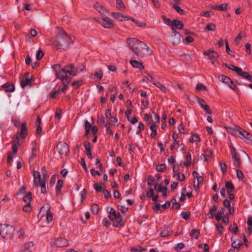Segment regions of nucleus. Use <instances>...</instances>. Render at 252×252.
Wrapping results in <instances>:
<instances>
[{
  "instance_id": "864d4df0",
  "label": "nucleus",
  "mask_w": 252,
  "mask_h": 252,
  "mask_svg": "<svg viewBox=\"0 0 252 252\" xmlns=\"http://www.w3.org/2000/svg\"><path fill=\"white\" fill-rule=\"evenodd\" d=\"M228 3H223L219 5V10L226 11L227 9Z\"/></svg>"
},
{
  "instance_id": "e2e57ef3",
  "label": "nucleus",
  "mask_w": 252,
  "mask_h": 252,
  "mask_svg": "<svg viewBox=\"0 0 252 252\" xmlns=\"http://www.w3.org/2000/svg\"><path fill=\"white\" fill-rule=\"evenodd\" d=\"M238 227L236 225V224H233V226H231L230 227V231L232 232V233H233L234 234H236L237 231H238Z\"/></svg>"
},
{
  "instance_id": "ea45409f",
  "label": "nucleus",
  "mask_w": 252,
  "mask_h": 252,
  "mask_svg": "<svg viewBox=\"0 0 252 252\" xmlns=\"http://www.w3.org/2000/svg\"><path fill=\"white\" fill-rule=\"evenodd\" d=\"M220 78L221 81L227 84L232 81L230 78L224 75L221 76Z\"/></svg>"
},
{
  "instance_id": "20e7f679",
  "label": "nucleus",
  "mask_w": 252,
  "mask_h": 252,
  "mask_svg": "<svg viewBox=\"0 0 252 252\" xmlns=\"http://www.w3.org/2000/svg\"><path fill=\"white\" fill-rule=\"evenodd\" d=\"M14 228L11 225L0 224V235L4 239H11L14 234Z\"/></svg>"
},
{
  "instance_id": "2f4dec72",
  "label": "nucleus",
  "mask_w": 252,
  "mask_h": 252,
  "mask_svg": "<svg viewBox=\"0 0 252 252\" xmlns=\"http://www.w3.org/2000/svg\"><path fill=\"white\" fill-rule=\"evenodd\" d=\"M110 126H111V124H110V123L109 122H107L105 124V127L106 129V134L107 135H113V133L112 132V131L111 130V129H110Z\"/></svg>"
},
{
  "instance_id": "cd10ccee",
  "label": "nucleus",
  "mask_w": 252,
  "mask_h": 252,
  "mask_svg": "<svg viewBox=\"0 0 252 252\" xmlns=\"http://www.w3.org/2000/svg\"><path fill=\"white\" fill-rule=\"evenodd\" d=\"M225 187L227 189L228 193H231L234 189L233 185L230 182H227L225 183Z\"/></svg>"
},
{
  "instance_id": "09e8293b",
  "label": "nucleus",
  "mask_w": 252,
  "mask_h": 252,
  "mask_svg": "<svg viewBox=\"0 0 252 252\" xmlns=\"http://www.w3.org/2000/svg\"><path fill=\"white\" fill-rule=\"evenodd\" d=\"M212 153L211 151H209V150H207L205 152V154L204 155H202V157H203V160L204 161H207V157H210L211 155H212Z\"/></svg>"
},
{
  "instance_id": "680f3d73",
  "label": "nucleus",
  "mask_w": 252,
  "mask_h": 252,
  "mask_svg": "<svg viewBox=\"0 0 252 252\" xmlns=\"http://www.w3.org/2000/svg\"><path fill=\"white\" fill-rule=\"evenodd\" d=\"M23 210L25 212H30L32 210L31 204H26L23 207Z\"/></svg>"
},
{
  "instance_id": "0e129e2a",
  "label": "nucleus",
  "mask_w": 252,
  "mask_h": 252,
  "mask_svg": "<svg viewBox=\"0 0 252 252\" xmlns=\"http://www.w3.org/2000/svg\"><path fill=\"white\" fill-rule=\"evenodd\" d=\"M154 181L155 178L152 176H149L147 179L148 184L150 186L153 185Z\"/></svg>"
},
{
  "instance_id": "052dcab7",
  "label": "nucleus",
  "mask_w": 252,
  "mask_h": 252,
  "mask_svg": "<svg viewBox=\"0 0 252 252\" xmlns=\"http://www.w3.org/2000/svg\"><path fill=\"white\" fill-rule=\"evenodd\" d=\"M166 168V165L165 164H160L157 166V170L158 171L161 172Z\"/></svg>"
},
{
  "instance_id": "f03ea898",
  "label": "nucleus",
  "mask_w": 252,
  "mask_h": 252,
  "mask_svg": "<svg viewBox=\"0 0 252 252\" xmlns=\"http://www.w3.org/2000/svg\"><path fill=\"white\" fill-rule=\"evenodd\" d=\"M72 42L71 37L63 30H60L53 41V45L57 50H65Z\"/></svg>"
},
{
  "instance_id": "58836bf2",
  "label": "nucleus",
  "mask_w": 252,
  "mask_h": 252,
  "mask_svg": "<svg viewBox=\"0 0 252 252\" xmlns=\"http://www.w3.org/2000/svg\"><path fill=\"white\" fill-rule=\"evenodd\" d=\"M24 201L27 204H30L32 200V193L29 192L23 198Z\"/></svg>"
},
{
  "instance_id": "f8f14e48",
  "label": "nucleus",
  "mask_w": 252,
  "mask_h": 252,
  "mask_svg": "<svg viewBox=\"0 0 252 252\" xmlns=\"http://www.w3.org/2000/svg\"><path fill=\"white\" fill-rule=\"evenodd\" d=\"M111 15L116 20L122 22L125 20H129L131 17L128 16H126L119 12H113Z\"/></svg>"
},
{
  "instance_id": "f257e3e1",
  "label": "nucleus",
  "mask_w": 252,
  "mask_h": 252,
  "mask_svg": "<svg viewBox=\"0 0 252 252\" xmlns=\"http://www.w3.org/2000/svg\"><path fill=\"white\" fill-rule=\"evenodd\" d=\"M126 42L129 49L140 58L153 54L152 51L146 43L135 38H128Z\"/></svg>"
},
{
  "instance_id": "f704fd0d",
  "label": "nucleus",
  "mask_w": 252,
  "mask_h": 252,
  "mask_svg": "<svg viewBox=\"0 0 252 252\" xmlns=\"http://www.w3.org/2000/svg\"><path fill=\"white\" fill-rule=\"evenodd\" d=\"M99 208L97 204H93L91 206V211L94 214H97L99 212Z\"/></svg>"
},
{
  "instance_id": "4468645a",
  "label": "nucleus",
  "mask_w": 252,
  "mask_h": 252,
  "mask_svg": "<svg viewBox=\"0 0 252 252\" xmlns=\"http://www.w3.org/2000/svg\"><path fill=\"white\" fill-rule=\"evenodd\" d=\"M171 27L174 32H176V30L182 29L184 27V24L180 20H173V24H172V26Z\"/></svg>"
},
{
  "instance_id": "a19ab883",
  "label": "nucleus",
  "mask_w": 252,
  "mask_h": 252,
  "mask_svg": "<svg viewBox=\"0 0 252 252\" xmlns=\"http://www.w3.org/2000/svg\"><path fill=\"white\" fill-rule=\"evenodd\" d=\"M144 76L149 81L151 82L153 84H154V83L157 81L149 73H146V75H145Z\"/></svg>"
},
{
  "instance_id": "603ef678",
  "label": "nucleus",
  "mask_w": 252,
  "mask_h": 252,
  "mask_svg": "<svg viewBox=\"0 0 252 252\" xmlns=\"http://www.w3.org/2000/svg\"><path fill=\"white\" fill-rule=\"evenodd\" d=\"M43 55L44 53L43 51L39 50L36 53V58L37 60H40L43 57Z\"/></svg>"
},
{
  "instance_id": "473e14b6",
  "label": "nucleus",
  "mask_w": 252,
  "mask_h": 252,
  "mask_svg": "<svg viewBox=\"0 0 252 252\" xmlns=\"http://www.w3.org/2000/svg\"><path fill=\"white\" fill-rule=\"evenodd\" d=\"M243 245V243L240 240L234 241L232 242V246L235 248L239 249L241 246Z\"/></svg>"
},
{
  "instance_id": "4c0bfd02",
  "label": "nucleus",
  "mask_w": 252,
  "mask_h": 252,
  "mask_svg": "<svg viewBox=\"0 0 252 252\" xmlns=\"http://www.w3.org/2000/svg\"><path fill=\"white\" fill-rule=\"evenodd\" d=\"M33 244L32 242H28L26 243L23 246V251H25V250H31L33 247Z\"/></svg>"
},
{
  "instance_id": "412c9836",
  "label": "nucleus",
  "mask_w": 252,
  "mask_h": 252,
  "mask_svg": "<svg viewBox=\"0 0 252 252\" xmlns=\"http://www.w3.org/2000/svg\"><path fill=\"white\" fill-rule=\"evenodd\" d=\"M19 136L18 135H17L16 139L13 140L12 142V153L14 154H16V153L17 152V149H18L17 146L19 144Z\"/></svg>"
},
{
  "instance_id": "bb28decb",
  "label": "nucleus",
  "mask_w": 252,
  "mask_h": 252,
  "mask_svg": "<svg viewBox=\"0 0 252 252\" xmlns=\"http://www.w3.org/2000/svg\"><path fill=\"white\" fill-rule=\"evenodd\" d=\"M63 180H59L56 186V193L57 194H59L61 190L62 187H63Z\"/></svg>"
},
{
  "instance_id": "5701e85b",
  "label": "nucleus",
  "mask_w": 252,
  "mask_h": 252,
  "mask_svg": "<svg viewBox=\"0 0 252 252\" xmlns=\"http://www.w3.org/2000/svg\"><path fill=\"white\" fill-rule=\"evenodd\" d=\"M239 75L242 77L249 80L251 82H252L251 75L249 73L245 71H242L241 68H240V71H239L237 73Z\"/></svg>"
},
{
  "instance_id": "13d9d810",
  "label": "nucleus",
  "mask_w": 252,
  "mask_h": 252,
  "mask_svg": "<svg viewBox=\"0 0 252 252\" xmlns=\"http://www.w3.org/2000/svg\"><path fill=\"white\" fill-rule=\"evenodd\" d=\"M219 56L218 53L214 51L209 56L210 60H216Z\"/></svg>"
},
{
  "instance_id": "2eb2a0df",
  "label": "nucleus",
  "mask_w": 252,
  "mask_h": 252,
  "mask_svg": "<svg viewBox=\"0 0 252 252\" xmlns=\"http://www.w3.org/2000/svg\"><path fill=\"white\" fill-rule=\"evenodd\" d=\"M174 35L171 37V41L173 45H178L181 41L182 35L179 32H174Z\"/></svg>"
},
{
  "instance_id": "c9c22d12",
  "label": "nucleus",
  "mask_w": 252,
  "mask_h": 252,
  "mask_svg": "<svg viewBox=\"0 0 252 252\" xmlns=\"http://www.w3.org/2000/svg\"><path fill=\"white\" fill-rule=\"evenodd\" d=\"M186 161L184 162V165L186 166H188L191 164V157L189 153H188L186 157Z\"/></svg>"
},
{
  "instance_id": "423d86ee",
  "label": "nucleus",
  "mask_w": 252,
  "mask_h": 252,
  "mask_svg": "<svg viewBox=\"0 0 252 252\" xmlns=\"http://www.w3.org/2000/svg\"><path fill=\"white\" fill-rule=\"evenodd\" d=\"M95 21L104 28L112 29L115 27L114 22L107 17L96 18Z\"/></svg>"
},
{
  "instance_id": "69168bd1",
  "label": "nucleus",
  "mask_w": 252,
  "mask_h": 252,
  "mask_svg": "<svg viewBox=\"0 0 252 252\" xmlns=\"http://www.w3.org/2000/svg\"><path fill=\"white\" fill-rule=\"evenodd\" d=\"M103 193L104 197L107 199H109L111 198V193L110 192L106 189H104L103 191Z\"/></svg>"
},
{
  "instance_id": "3c124183",
  "label": "nucleus",
  "mask_w": 252,
  "mask_h": 252,
  "mask_svg": "<svg viewBox=\"0 0 252 252\" xmlns=\"http://www.w3.org/2000/svg\"><path fill=\"white\" fill-rule=\"evenodd\" d=\"M172 7L175 10H176L178 13H180L181 14H184V10L180 6L176 5L175 4H174L172 6Z\"/></svg>"
},
{
  "instance_id": "6e6552de",
  "label": "nucleus",
  "mask_w": 252,
  "mask_h": 252,
  "mask_svg": "<svg viewBox=\"0 0 252 252\" xmlns=\"http://www.w3.org/2000/svg\"><path fill=\"white\" fill-rule=\"evenodd\" d=\"M231 150L232 152V158L234 161V166L237 168H241V161L240 155L238 154L236 149L233 147H231Z\"/></svg>"
},
{
  "instance_id": "49530a36",
  "label": "nucleus",
  "mask_w": 252,
  "mask_h": 252,
  "mask_svg": "<svg viewBox=\"0 0 252 252\" xmlns=\"http://www.w3.org/2000/svg\"><path fill=\"white\" fill-rule=\"evenodd\" d=\"M170 235V231L168 228H165L162 230L160 233V235L162 237H167Z\"/></svg>"
},
{
  "instance_id": "72a5a7b5",
  "label": "nucleus",
  "mask_w": 252,
  "mask_h": 252,
  "mask_svg": "<svg viewBox=\"0 0 252 252\" xmlns=\"http://www.w3.org/2000/svg\"><path fill=\"white\" fill-rule=\"evenodd\" d=\"M199 231L197 229H192L190 233V235L192 238L197 239L199 235Z\"/></svg>"
},
{
  "instance_id": "6e6d98bb",
  "label": "nucleus",
  "mask_w": 252,
  "mask_h": 252,
  "mask_svg": "<svg viewBox=\"0 0 252 252\" xmlns=\"http://www.w3.org/2000/svg\"><path fill=\"white\" fill-rule=\"evenodd\" d=\"M223 213V210L222 208H221L219 212L217 213L216 218L218 220H220L221 219V215Z\"/></svg>"
},
{
  "instance_id": "aec40b11",
  "label": "nucleus",
  "mask_w": 252,
  "mask_h": 252,
  "mask_svg": "<svg viewBox=\"0 0 252 252\" xmlns=\"http://www.w3.org/2000/svg\"><path fill=\"white\" fill-rule=\"evenodd\" d=\"M27 134V128L26 126V123H23L21 125V130L20 132V135H18L19 136V138L21 137L22 138H25Z\"/></svg>"
},
{
  "instance_id": "8fccbe9b",
  "label": "nucleus",
  "mask_w": 252,
  "mask_h": 252,
  "mask_svg": "<svg viewBox=\"0 0 252 252\" xmlns=\"http://www.w3.org/2000/svg\"><path fill=\"white\" fill-rule=\"evenodd\" d=\"M206 29L208 30V31H214L216 29V25L214 24H212V23H210V24H208L206 27Z\"/></svg>"
},
{
  "instance_id": "ddd939ff",
  "label": "nucleus",
  "mask_w": 252,
  "mask_h": 252,
  "mask_svg": "<svg viewBox=\"0 0 252 252\" xmlns=\"http://www.w3.org/2000/svg\"><path fill=\"white\" fill-rule=\"evenodd\" d=\"M192 174L194 177V179H196L197 180L196 182L194 181L193 185L195 188V190H197L199 188V184L203 182V178L202 176H197V173L195 171L193 172Z\"/></svg>"
},
{
  "instance_id": "4be33fe9",
  "label": "nucleus",
  "mask_w": 252,
  "mask_h": 252,
  "mask_svg": "<svg viewBox=\"0 0 252 252\" xmlns=\"http://www.w3.org/2000/svg\"><path fill=\"white\" fill-rule=\"evenodd\" d=\"M94 8L96 10H97L98 12H99L101 14H104L105 12V9L98 2H96L94 5Z\"/></svg>"
},
{
  "instance_id": "774afa93",
  "label": "nucleus",
  "mask_w": 252,
  "mask_h": 252,
  "mask_svg": "<svg viewBox=\"0 0 252 252\" xmlns=\"http://www.w3.org/2000/svg\"><path fill=\"white\" fill-rule=\"evenodd\" d=\"M154 119L152 120V122L155 123H158L159 122V117L156 113H153Z\"/></svg>"
},
{
  "instance_id": "a211bd4d",
  "label": "nucleus",
  "mask_w": 252,
  "mask_h": 252,
  "mask_svg": "<svg viewBox=\"0 0 252 252\" xmlns=\"http://www.w3.org/2000/svg\"><path fill=\"white\" fill-rule=\"evenodd\" d=\"M154 85H155L158 88H159L160 90L164 93H167L169 91L168 88H167L165 86H164L163 84H162L161 83L158 81L157 80L154 83Z\"/></svg>"
},
{
  "instance_id": "39448f33",
  "label": "nucleus",
  "mask_w": 252,
  "mask_h": 252,
  "mask_svg": "<svg viewBox=\"0 0 252 252\" xmlns=\"http://www.w3.org/2000/svg\"><path fill=\"white\" fill-rule=\"evenodd\" d=\"M42 174L43 178H42L39 171H34L33 172V184L35 187H39L40 185H42V184H46V181L48 180V176L46 171L42 173Z\"/></svg>"
},
{
  "instance_id": "4d7b16f0",
  "label": "nucleus",
  "mask_w": 252,
  "mask_h": 252,
  "mask_svg": "<svg viewBox=\"0 0 252 252\" xmlns=\"http://www.w3.org/2000/svg\"><path fill=\"white\" fill-rule=\"evenodd\" d=\"M103 74L102 71V70H100L98 71H96L94 74V76L95 77L99 78V79H101L103 77Z\"/></svg>"
},
{
  "instance_id": "bf43d9fd",
  "label": "nucleus",
  "mask_w": 252,
  "mask_h": 252,
  "mask_svg": "<svg viewBox=\"0 0 252 252\" xmlns=\"http://www.w3.org/2000/svg\"><path fill=\"white\" fill-rule=\"evenodd\" d=\"M196 89L198 91H200L201 90H207L206 86H205L204 85L201 83L197 84L196 86Z\"/></svg>"
},
{
  "instance_id": "dca6fc26",
  "label": "nucleus",
  "mask_w": 252,
  "mask_h": 252,
  "mask_svg": "<svg viewBox=\"0 0 252 252\" xmlns=\"http://www.w3.org/2000/svg\"><path fill=\"white\" fill-rule=\"evenodd\" d=\"M29 75V73H26L24 76H23L21 83L22 88H24L27 85L31 84V79L30 78Z\"/></svg>"
},
{
  "instance_id": "b1692460",
  "label": "nucleus",
  "mask_w": 252,
  "mask_h": 252,
  "mask_svg": "<svg viewBox=\"0 0 252 252\" xmlns=\"http://www.w3.org/2000/svg\"><path fill=\"white\" fill-rule=\"evenodd\" d=\"M3 88H5V92H12L14 91L15 88L13 84H10L9 83H6L2 86Z\"/></svg>"
},
{
  "instance_id": "c03bdc74",
  "label": "nucleus",
  "mask_w": 252,
  "mask_h": 252,
  "mask_svg": "<svg viewBox=\"0 0 252 252\" xmlns=\"http://www.w3.org/2000/svg\"><path fill=\"white\" fill-rule=\"evenodd\" d=\"M197 101L200 106V107L203 109L204 108L207 104L205 102V101L202 98L199 97L197 98Z\"/></svg>"
},
{
  "instance_id": "1a4fd4ad",
  "label": "nucleus",
  "mask_w": 252,
  "mask_h": 252,
  "mask_svg": "<svg viewBox=\"0 0 252 252\" xmlns=\"http://www.w3.org/2000/svg\"><path fill=\"white\" fill-rule=\"evenodd\" d=\"M57 149L61 155L66 156L69 151V146L65 142H60L57 145Z\"/></svg>"
},
{
  "instance_id": "7c9ffc66",
  "label": "nucleus",
  "mask_w": 252,
  "mask_h": 252,
  "mask_svg": "<svg viewBox=\"0 0 252 252\" xmlns=\"http://www.w3.org/2000/svg\"><path fill=\"white\" fill-rule=\"evenodd\" d=\"M94 189L98 192L101 191V189H104L105 187V185L103 183H95L94 185Z\"/></svg>"
},
{
  "instance_id": "c85d7f7f",
  "label": "nucleus",
  "mask_w": 252,
  "mask_h": 252,
  "mask_svg": "<svg viewBox=\"0 0 252 252\" xmlns=\"http://www.w3.org/2000/svg\"><path fill=\"white\" fill-rule=\"evenodd\" d=\"M217 208L216 206L214 205L212 206L209 209V212L207 215L210 218H213L214 217V213L217 211Z\"/></svg>"
},
{
  "instance_id": "338daca9",
  "label": "nucleus",
  "mask_w": 252,
  "mask_h": 252,
  "mask_svg": "<svg viewBox=\"0 0 252 252\" xmlns=\"http://www.w3.org/2000/svg\"><path fill=\"white\" fill-rule=\"evenodd\" d=\"M221 171L223 174H225L227 171V166L225 163H220Z\"/></svg>"
},
{
  "instance_id": "a878e982",
  "label": "nucleus",
  "mask_w": 252,
  "mask_h": 252,
  "mask_svg": "<svg viewBox=\"0 0 252 252\" xmlns=\"http://www.w3.org/2000/svg\"><path fill=\"white\" fill-rule=\"evenodd\" d=\"M130 20L133 21V22H134L139 27L145 28L146 26V23L145 22L139 21L131 17V19H130Z\"/></svg>"
},
{
  "instance_id": "0eeeda50",
  "label": "nucleus",
  "mask_w": 252,
  "mask_h": 252,
  "mask_svg": "<svg viewBox=\"0 0 252 252\" xmlns=\"http://www.w3.org/2000/svg\"><path fill=\"white\" fill-rule=\"evenodd\" d=\"M56 75L57 78L62 80L63 84H68L71 81V78L67 75V71L65 67L57 71Z\"/></svg>"
},
{
  "instance_id": "f3484780",
  "label": "nucleus",
  "mask_w": 252,
  "mask_h": 252,
  "mask_svg": "<svg viewBox=\"0 0 252 252\" xmlns=\"http://www.w3.org/2000/svg\"><path fill=\"white\" fill-rule=\"evenodd\" d=\"M65 68L67 73H69L71 75L76 76L77 75V70L73 65L70 64L69 65H67L65 66Z\"/></svg>"
},
{
  "instance_id": "5fc2aeb1",
  "label": "nucleus",
  "mask_w": 252,
  "mask_h": 252,
  "mask_svg": "<svg viewBox=\"0 0 252 252\" xmlns=\"http://www.w3.org/2000/svg\"><path fill=\"white\" fill-rule=\"evenodd\" d=\"M237 177L239 180L242 181L244 178V175L243 172L240 170H237Z\"/></svg>"
},
{
  "instance_id": "de8ad7c7",
  "label": "nucleus",
  "mask_w": 252,
  "mask_h": 252,
  "mask_svg": "<svg viewBox=\"0 0 252 252\" xmlns=\"http://www.w3.org/2000/svg\"><path fill=\"white\" fill-rule=\"evenodd\" d=\"M177 178V179L179 180L180 181H183L185 180V177L184 174L180 173L178 172H177L176 176H175Z\"/></svg>"
},
{
  "instance_id": "393cba45",
  "label": "nucleus",
  "mask_w": 252,
  "mask_h": 252,
  "mask_svg": "<svg viewBox=\"0 0 252 252\" xmlns=\"http://www.w3.org/2000/svg\"><path fill=\"white\" fill-rule=\"evenodd\" d=\"M241 135L244 137L248 139H251V135L250 133L248 132L245 131L242 128H240V133L239 135Z\"/></svg>"
},
{
  "instance_id": "6ab92c4d",
  "label": "nucleus",
  "mask_w": 252,
  "mask_h": 252,
  "mask_svg": "<svg viewBox=\"0 0 252 252\" xmlns=\"http://www.w3.org/2000/svg\"><path fill=\"white\" fill-rule=\"evenodd\" d=\"M130 63L131 64V65L134 68H137L140 69H143L144 68L142 63L140 62H138L136 60H131L130 61Z\"/></svg>"
},
{
  "instance_id": "9d476101",
  "label": "nucleus",
  "mask_w": 252,
  "mask_h": 252,
  "mask_svg": "<svg viewBox=\"0 0 252 252\" xmlns=\"http://www.w3.org/2000/svg\"><path fill=\"white\" fill-rule=\"evenodd\" d=\"M46 212V219L48 223H50L53 220V214L50 212L48 207L47 209L44 207H42L39 212V214H41L42 216L44 215V213Z\"/></svg>"
},
{
  "instance_id": "9b49d317",
  "label": "nucleus",
  "mask_w": 252,
  "mask_h": 252,
  "mask_svg": "<svg viewBox=\"0 0 252 252\" xmlns=\"http://www.w3.org/2000/svg\"><path fill=\"white\" fill-rule=\"evenodd\" d=\"M54 244L58 247H64L68 245V241L65 238L59 237L55 239Z\"/></svg>"
},
{
  "instance_id": "e433bc0d",
  "label": "nucleus",
  "mask_w": 252,
  "mask_h": 252,
  "mask_svg": "<svg viewBox=\"0 0 252 252\" xmlns=\"http://www.w3.org/2000/svg\"><path fill=\"white\" fill-rule=\"evenodd\" d=\"M85 127L86 130V134L85 135H87L91 130L92 128V125L87 120L85 121Z\"/></svg>"
},
{
  "instance_id": "7ed1b4c3",
  "label": "nucleus",
  "mask_w": 252,
  "mask_h": 252,
  "mask_svg": "<svg viewBox=\"0 0 252 252\" xmlns=\"http://www.w3.org/2000/svg\"><path fill=\"white\" fill-rule=\"evenodd\" d=\"M108 217L113 222V225L115 227L123 225L122 217L119 213H117L113 208H110L108 211Z\"/></svg>"
},
{
  "instance_id": "a18cd8bd",
  "label": "nucleus",
  "mask_w": 252,
  "mask_h": 252,
  "mask_svg": "<svg viewBox=\"0 0 252 252\" xmlns=\"http://www.w3.org/2000/svg\"><path fill=\"white\" fill-rule=\"evenodd\" d=\"M189 141L191 143H193L194 142H197L200 141V139L198 135L194 134H192L191 138Z\"/></svg>"
},
{
  "instance_id": "79ce46f5",
  "label": "nucleus",
  "mask_w": 252,
  "mask_h": 252,
  "mask_svg": "<svg viewBox=\"0 0 252 252\" xmlns=\"http://www.w3.org/2000/svg\"><path fill=\"white\" fill-rule=\"evenodd\" d=\"M116 6L118 9H121L125 8L124 2L121 0H117L116 1Z\"/></svg>"
},
{
  "instance_id": "c756f323",
  "label": "nucleus",
  "mask_w": 252,
  "mask_h": 252,
  "mask_svg": "<svg viewBox=\"0 0 252 252\" xmlns=\"http://www.w3.org/2000/svg\"><path fill=\"white\" fill-rule=\"evenodd\" d=\"M225 65L228 68L235 71L237 73H238L239 71H240V68L234 65L225 63Z\"/></svg>"
},
{
  "instance_id": "37998d69",
  "label": "nucleus",
  "mask_w": 252,
  "mask_h": 252,
  "mask_svg": "<svg viewBox=\"0 0 252 252\" xmlns=\"http://www.w3.org/2000/svg\"><path fill=\"white\" fill-rule=\"evenodd\" d=\"M228 131L231 133L233 135L236 136H239V133H240V129H236L233 128H229Z\"/></svg>"
}]
</instances>
